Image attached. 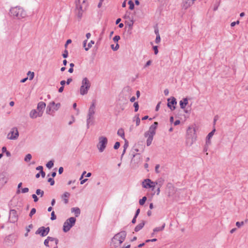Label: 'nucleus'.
Masks as SVG:
<instances>
[{
	"label": "nucleus",
	"mask_w": 248,
	"mask_h": 248,
	"mask_svg": "<svg viewBox=\"0 0 248 248\" xmlns=\"http://www.w3.org/2000/svg\"><path fill=\"white\" fill-rule=\"evenodd\" d=\"M180 124V120H178L174 122V125H177L179 124Z\"/></svg>",
	"instance_id": "774afa93"
},
{
	"label": "nucleus",
	"mask_w": 248,
	"mask_h": 248,
	"mask_svg": "<svg viewBox=\"0 0 248 248\" xmlns=\"http://www.w3.org/2000/svg\"><path fill=\"white\" fill-rule=\"evenodd\" d=\"M76 6H81L83 8H86L87 7V0H78L76 3Z\"/></svg>",
	"instance_id": "a211bd4d"
},
{
	"label": "nucleus",
	"mask_w": 248,
	"mask_h": 248,
	"mask_svg": "<svg viewBox=\"0 0 248 248\" xmlns=\"http://www.w3.org/2000/svg\"><path fill=\"white\" fill-rule=\"evenodd\" d=\"M50 219L52 220H55L56 219V215H55V213H54V212L53 211L51 214V218Z\"/></svg>",
	"instance_id": "79ce46f5"
},
{
	"label": "nucleus",
	"mask_w": 248,
	"mask_h": 248,
	"mask_svg": "<svg viewBox=\"0 0 248 248\" xmlns=\"http://www.w3.org/2000/svg\"><path fill=\"white\" fill-rule=\"evenodd\" d=\"M165 226V224L164 223L163 225L161 227L155 228L153 230L154 232H158L162 231L164 229Z\"/></svg>",
	"instance_id": "a878e982"
},
{
	"label": "nucleus",
	"mask_w": 248,
	"mask_h": 248,
	"mask_svg": "<svg viewBox=\"0 0 248 248\" xmlns=\"http://www.w3.org/2000/svg\"><path fill=\"white\" fill-rule=\"evenodd\" d=\"M22 185V183L21 182L18 184V186H17L18 189L17 190V191H16L17 194H19L20 192V190L19 189L21 187Z\"/></svg>",
	"instance_id": "49530a36"
},
{
	"label": "nucleus",
	"mask_w": 248,
	"mask_h": 248,
	"mask_svg": "<svg viewBox=\"0 0 248 248\" xmlns=\"http://www.w3.org/2000/svg\"><path fill=\"white\" fill-rule=\"evenodd\" d=\"M168 107L171 110H173L175 108V105L177 104L176 99L174 97H172L171 98H169L168 99Z\"/></svg>",
	"instance_id": "f8f14e48"
},
{
	"label": "nucleus",
	"mask_w": 248,
	"mask_h": 248,
	"mask_svg": "<svg viewBox=\"0 0 248 248\" xmlns=\"http://www.w3.org/2000/svg\"><path fill=\"white\" fill-rule=\"evenodd\" d=\"M36 193L37 195H40L41 197H43L44 195V191H43L40 189H37L36 190Z\"/></svg>",
	"instance_id": "473e14b6"
},
{
	"label": "nucleus",
	"mask_w": 248,
	"mask_h": 248,
	"mask_svg": "<svg viewBox=\"0 0 248 248\" xmlns=\"http://www.w3.org/2000/svg\"><path fill=\"white\" fill-rule=\"evenodd\" d=\"M76 219L74 217L68 218L64 223L63 231L64 232H68L70 229L75 225Z\"/></svg>",
	"instance_id": "0eeeda50"
},
{
	"label": "nucleus",
	"mask_w": 248,
	"mask_h": 248,
	"mask_svg": "<svg viewBox=\"0 0 248 248\" xmlns=\"http://www.w3.org/2000/svg\"><path fill=\"white\" fill-rule=\"evenodd\" d=\"M42 115V112H37L35 109H32L30 113V116L32 119L36 118L37 117H41Z\"/></svg>",
	"instance_id": "ddd939ff"
},
{
	"label": "nucleus",
	"mask_w": 248,
	"mask_h": 248,
	"mask_svg": "<svg viewBox=\"0 0 248 248\" xmlns=\"http://www.w3.org/2000/svg\"><path fill=\"white\" fill-rule=\"evenodd\" d=\"M47 239L48 240V241H54V240H55V238L48 236L47 237Z\"/></svg>",
	"instance_id": "680f3d73"
},
{
	"label": "nucleus",
	"mask_w": 248,
	"mask_h": 248,
	"mask_svg": "<svg viewBox=\"0 0 248 248\" xmlns=\"http://www.w3.org/2000/svg\"><path fill=\"white\" fill-rule=\"evenodd\" d=\"M31 155L30 154H28L26 155L24 158V161L25 162H29L31 160Z\"/></svg>",
	"instance_id": "7c9ffc66"
},
{
	"label": "nucleus",
	"mask_w": 248,
	"mask_h": 248,
	"mask_svg": "<svg viewBox=\"0 0 248 248\" xmlns=\"http://www.w3.org/2000/svg\"><path fill=\"white\" fill-rule=\"evenodd\" d=\"M108 143V139L106 137L101 136L99 138V142L97 145V147L99 152H103L105 149Z\"/></svg>",
	"instance_id": "6e6552de"
},
{
	"label": "nucleus",
	"mask_w": 248,
	"mask_h": 248,
	"mask_svg": "<svg viewBox=\"0 0 248 248\" xmlns=\"http://www.w3.org/2000/svg\"><path fill=\"white\" fill-rule=\"evenodd\" d=\"M216 131V129L214 128L211 132H210L207 135L206 137V145H209L211 144V142L210 140L211 138L213 137L214 135L215 132Z\"/></svg>",
	"instance_id": "dca6fc26"
},
{
	"label": "nucleus",
	"mask_w": 248,
	"mask_h": 248,
	"mask_svg": "<svg viewBox=\"0 0 248 248\" xmlns=\"http://www.w3.org/2000/svg\"><path fill=\"white\" fill-rule=\"evenodd\" d=\"M36 213V209L35 208H32L30 213V217H31L35 213Z\"/></svg>",
	"instance_id": "a19ab883"
},
{
	"label": "nucleus",
	"mask_w": 248,
	"mask_h": 248,
	"mask_svg": "<svg viewBox=\"0 0 248 248\" xmlns=\"http://www.w3.org/2000/svg\"><path fill=\"white\" fill-rule=\"evenodd\" d=\"M70 196V194L68 192H65L63 195H62L61 198L63 200L65 204H67L68 202V198Z\"/></svg>",
	"instance_id": "412c9836"
},
{
	"label": "nucleus",
	"mask_w": 248,
	"mask_h": 248,
	"mask_svg": "<svg viewBox=\"0 0 248 248\" xmlns=\"http://www.w3.org/2000/svg\"><path fill=\"white\" fill-rule=\"evenodd\" d=\"M95 105L94 103H92V104L91 105L89 110H88V113L87 115V128H88L89 127V124H93V115L95 113Z\"/></svg>",
	"instance_id": "39448f33"
},
{
	"label": "nucleus",
	"mask_w": 248,
	"mask_h": 248,
	"mask_svg": "<svg viewBox=\"0 0 248 248\" xmlns=\"http://www.w3.org/2000/svg\"><path fill=\"white\" fill-rule=\"evenodd\" d=\"M152 63V61L151 60H149L145 64L144 67H147L149 66Z\"/></svg>",
	"instance_id": "13d9d810"
},
{
	"label": "nucleus",
	"mask_w": 248,
	"mask_h": 248,
	"mask_svg": "<svg viewBox=\"0 0 248 248\" xmlns=\"http://www.w3.org/2000/svg\"><path fill=\"white\" fill-rule=\"evenodd\" d=\"M160 41V37L159 34H157V36H156L155 42L156 44H158Z\"/></svg>",
	"instance_id": "8fccbe9b"
},
{
	"label": "nucleus",
	"mask_w": 248,
	"mask_h": 248,
	"mask_svg": "<svg viewBox=\"0 0 248 248\" xmlns=\"http://www.w3.org/2000/svg\"><path fill=\"white\" fill-rule=\"evenodd\" d=\"M244 225V222L243 221H241V222H237L236 223V225L237 227L238 228H240L241 226L243 225Z\"/></svg>",
	"instance_id": "09e8293b"
},
{
	"label": "nucleus",
	"mask_w": 248,
	"mask_h": 248,
	"mask_svg": "<svg viewBox=\"0 0 248 248\" xmlns=\"http://www.w3.org/2000/svg\"><path fill=\"white\" fill-rule=\"evenodd\" d=\"M47 181L50 183L51 186H53L55 183L54 179L52 178H48Z\"/></svg>",
	"instance_id": "ea45409f"
},
{
	"label": "nucleus",
	"mask_w": 248,
	"mask_h": 248,
	"mask_svg": "<svg viewBox=\"0 0 248 248\" xmlns=\"http://www.w3.org/2000/svg\"><path fill=\"white\" fill-rule=\"evenodd\" d=\"M188 104V99L186 98H184L180 101V108L182 109H185Z\"/></svg>",
	"instance_id": "4be33fe9"
},
{
	"label": "nucleus",
	"mask_w": 248,
	"mask_h": 248,
	"mask_svg": "<svg viewBox=\"0 0 248 248\" xmlns=\"http://www.w3.org/2000/svg\"><path fill=\"white\" fill-rule=\"evenodd\" d=\"M18 219L17 212L14 209L11 210L9 213V220L12 223H15Z\"/></svg>",
	"instance_id": "9d476101"
},
{
	"label": "nucleus",
	"mask_w": 248,
	"mask_h": 248,
	"mask_svg": "<svg viewBox=\"0 0 248 248\" xmlns=\"http://www.w3.org/2000/svg\"><path fill=\"white\" fill-rule=\"evenodd\" d=\"M195 0H185L183 2V8L185 9H187L193 4Z\"/></svg>",
	"instance_id": "f3484780"
},
{
	"label": "nucleus",
	"mask_w": 248,
	"mask_h": 248,
	"mask_svg": "<svg viewBox=\"0 0 248 248\" xmlns=\"http://www.w3.org/2000/svg\"><path fill=\"white\" fill-rule=\"evenodd\" d=\"M133 119H133L134 121H136V125L137 126L139 125L140 124V119L139 118V115L137 114L134 117Z\"/></svg>",
	"instance_id": "cd10ccee"
},
{
	"label": "nucleus",
	"mask_w": 248,
	"mask_h": 248,
	"mask_svg": "<svg viewBox=\"0 0 248 248\" xmlns=\"http://www.w3.org/2000/svg\"><path fill=\"white\" fill-rule=\"evenodd\" d=\"M187 133L188 135L191 134L192 133L195 134V130L194 128H191L189 127H188V128L187 130Z\"/></svg>",
	"instance_id": "c85d7f7f"
},
{
	"label": "nucleus",
	"mask_w": 248,
	"mask_h": 248,
	"mask_svg": "<svg viewBox=\"0 0 248 248\" xmlns=\"http://www.w3.org/2000/svg\"><path fill=\"white\" fill-rule=\"evenodd\" d=\"M117 134L123 138L124 137V132L123 129L121 128L118 130Z\"/></svg>",
	"instance_id": "bb28decb"
},
{
	"label": "nucleus",
	"mask_w": 248,
	"mask_h": 248,
	"mask_svg": "<svg viewBox=\"0 0 248 248\" xmlns=\"http://www.w3.org/2000/svg\"><path fill=\"white\" fill-rule=\"evenodd\" d=\"M111 48H112V49H113L114 51H116L118 49V48H119V44L117 43L115 46H114V45H111Z\"/></svg>",
	"instance_id": "e433bc0d"
},
{
	"label": "nucleus",
	"mask_w": 248,
	"mask_h": 248,
	"mask_svg": "<svg viewBox=\"0 0 248 248\" xmlns=\"http://www.w3.org/2000/svg\"><path fill=\"white\" fill-rule=\"evenodd\" d=\"M126 236V232L121 231L114 236L112 239V242L115 244L120 245L124 241Z\"/></svg>",
	"instance_id": "20e7f679"
},
{
	"label": "nucleus",
	"mask_w": 248,
	"mask_h": 248,
	"mask_svg": "<svg viewBox=\"0 0 248 248\" xmlns=\"http://www.w3.org/2000/svg\"><path fill=\"white\" fill-rule=\"evenodd\" d=\"M158 125V123L157 122H154V123L150 126L149 130L145 132L144 137L147 138L146 144L147 146H150L153 140V137L155 134V130Z\"/></svg>",
	"instance_id": "f03ea898"
},
{
	"label": "nucleus",
	"mask_w": 248,
	"mask_h": 248,
	"mask_svg": "<svg viewBox=\"0 0 248 248\" xmlns=\"http://www.w3.org/2000/svg\"><path fill=\"white\" fill-rule=\"evenodd\" d=\"M133 24H134V21L132 19H130V22L127 23V25L131 28H132V27L133 25Z\"/></svg>",
	"instance_id": "603ef678"
},
{
	"label": "nucleus",
	"mask_w": 248,
	"mask_h": 248,
	"mask_svg": "<svg viewBox=\"0 0 248 248\" xmlns=\"http://www.w3.org/2000/svg\"><path fill=\"white\" fill-rule=\"evenodd\" d=\"M85 9L86 8H83L81 6H76L77 16L79 19L81 18L83 13Z\"/></svg>",
	"instance_id": "4468645a"
},
{
	"label": "nucleus",
	"mask_w": 248,
	"mask_h": 248,
	"mask_svg": "<svg viewBox=\"0 0 248 248\" xmlns=\"http://www.w3.org/2000/svg\"><path fill=\"white\" fill-rule=\"evenodd\" d=\"M128 4L129 5V9L131 10H133L134 8V4L133 2L131 0H129L128 2Z\"/></svg>",
	"instance_id": "f704fd0d"
},
{
	"label": "nucleus",
	"mask_w": 248,
	"mask_h": 248,
	"mask_svg": "<svg viewBox=\"0 0 248 248\" xmlns=\"http://www.w3.org/2000/svg\"><path fill=\"white\" fill-rule=\"evenodd\" d=\"M147 198L145 196L143 197L141 199H140L139 201V203L140 205H142L144 204L146 202Z\"/></svg>",
	"instance_id": "c9c22d12"
},
{
	"label": "nucleus",
	"mask_w": 248,
	"mask_h": 248,
	"mask_svg": "<svg viewBox=\"0 0 248 248\" xmlns=\"http://www.w3.org/2000/svg\"><path fill=\"white\" fill-rule=\"evenodd\" d=\"M164 182V180L162 178L158 179L156 180V181L155 182V185H157L158 187H161L163 185Z\"/></svg>",
	"instance_id": "393cba45"
},
{
	"label": "nucleus",
	"mask_w": 248,
	"mask_h": 248,
	"mask_svg": "<svg viewBox=\"0 0 248 248\" xmlns=\"http://www.w3.org/2000/svg\"><path fill=\"white\" fill-rule=\"evenodd\" d=\"M60 107V103L55 104L54 101L51 102L49 103L47 106L46 113L49 115L53 116L54 112L57 110Z\"/></svg>",
	"instance_id": "423d86ee"
},
{
	"label": "nucleus",
	"mask_w": 248,
	"mask_h": 248,
	"mask_svg": "<svg viewBox=\"0 0 248 248\" xmlns=\"http://www.w3.org/2000/svg\"><path fill=\"white\" fill-rule=\"evenodd\" d=\"M133 106H134V107L135 108V111L137 112L139 108L138 102H135L134 103Z\"/></svg>",
	"instance_id": "58836bf2"
},
{
	"label": "nucleus",
	"mask_w": 248,
	"mask_h": 248,
	"mask_svg": "<svg viewBox=\"0 0 248 248\" xmlns=\"http://www.w3.org/2000/svg\"><path fill=\"white\" fill-rule=\"evenodd\" d=\"M120 39V36L119 35H116L113 38V40L114 42H118Z\"/></svg>",
	"instance_id": "c03bdc74"
},
{
	"label": "nucleus",
	"mask_w": 248,
	"mask_h": 248,
	"mask_svg": "<svg viewBox=\"0 0 248 248\" xmlns=\"http://www.w3.org/2000/svg\"><path fill=\"white\" fill-rule=\"evenodd\" d=\"M46 106V104L44 102H40L37 105V109L39 112H42L43 113V110L45 109Z\"/></svg>",
	"instance_id": "aec40b11"
},
{
	"label": "nucleus",
	"mask_w": 248,
	"mask_h": 248,
	"mask_svg": "<svg viewBox=\"0 0 248 248\" xmlns=\"http://www.w3.org/2000/svg\"><path fill=\"white\" fill-rule=\"evenodd\" d=\"M8 178L3 174H0V187L4 186L7 182Z\"/></svg>",
	"instance_id": "6ab92c4d"
},
{
	"label": "nucleus",
	"mask_w": 248,
	"mask_h": 248,
	"mask_svg": "<svg viewBox=\"0 0 248 248\" xmlns=\"http://www.w3.org/2000/svg\"><path fill=\"white\" fill-rule=\"evenodd\" d=\"M239 24V20H237L236 22H232L231 24V27H234L235 25Z\"/></svg>",
	"instance_id": "6e6d98bb"
},
{
	"label": "nucleus",
	"mask_w": 248,
	"mask_h": 248,
	"mask_svg": "<svg viewBox=\"0 0 248 248\" xmlns=\"http://www.w3.org/2000/svg\"><path fill=\"white\" fill-rule=\"evenodd\" d=\"M153 49L154 50L155 54L156 55L158 52L157 46H153Z\"/></svg>",
	"instance_id": "864d4df0"
},
{
	"label": "nucleus",
	"mask_w": 248,
	"mask_h": 248,
	"mask_svg": "<svg viewBox=\"0 0 248 248\" xmlns=\"http://www.w3.org/2000/svg\"><path fill=\"white\" fill-rule=\"evenodd\" d=\"M29 188L28 187H25L21 189V192L23 193H27L29 192Z\"/></svg>",
	"instance_id": "3c124183"
},
{
	"label": "nucleus",
	"mask_w": 248,
	"mask_h": 248,
	"mask_svg": "<svg viewBox=\"0 0 248 248\" xmlns=\"http://www.w3.org/2000/svg\"><path fill=\"white\" fill-rule=\"evenodd\" d=\"M159 167H160L159 165L158 164V165H156L155 167V171L157 173L159 172V171L158 170V169H159Z\"/></svg>",
	"instance_id": "052dcab7"
},
{
	"label": "nucleus",
	"mask_w": 248,
	"mask_h": 248,
	"mask_svg": "<svg viewBox=\"0 0 248 248\" xmlns=\"http://www.w3.org/2000/svg\"><path fill=\"white\" fill-rule=\"evenodd\" d=\"M71 212L74 213L75 216L78 217L80 214V210L78 207H73L71 208Z\"/></svg>",
	"instance_id": "5701e85b"
},
{
	"label": "nucleus",
	"mask_w": 248,
	"mask_h": 248,
	"mask_svg": "<svg viewBox=\"0 0 248 248\" xmlns=\"http://www.w3.org/2000/svg\"><path fill=\"white\" fill-rule=\"evenodd\" d=\"M131 89L129 86H126V87H124L123 89V91L127 92H129L131 91Z\"/></svg>",
	"instance_id": "a18cd8bd"
},
{
	"label": "nucleus",
	"mask_w": 248,
	"mask_h": 248,
	"mask_svg": "<svg viewBox=\"0 0 248 248\" xmlns=\"http://www.w3.org/2000/svg\"><path fill=\"white\" fill-rule=\"evenodd\" d=\"M9 14L11 16L16 19H21L27 16L24 9L19 6L12 7L10 10Z\"/></svg>",
	"instance_id": "f257e3e1"
},
{
	"label": "nucleus",
	"mask_w": 248,
	"mask_h": 248,
	"mask_svg": "<svg viewBox=\"0 0 248 248\" xmlns=\"http://www.w3.org/2000/svg\"><path fill=\"white\" fill-rule=\"evenodd\" d=\"M27 75L29 76V79L31 80L34 77V72L29 71L27 73Z\"/></svg>",
	"instance_id": "c756f323"
},
{
	"label": "nucleus",
	"mask_w": 248,
	"mask_h": 248,
	"mask_svg": "<svg viewBox=\"0 0 248 248\" xmlns=\"http://www.w3.org/2000/svg\"><path fill=\"white\" fill-rule=\"evenodd\" d=\"M91 86V83L87 78H84L81 82V86L79 89L80 94L82 95L86 94Z\"/></svg>",
	"instance_id": "7ed1b4c3"
},
{
	"label": "nucleus",
	"mask_w": 248,
	"mask_h": 248,
	"mask_svg": "<svg viewBox=\"0 0 248 248\" xmlns=\"http://www.w3.org/2000/svg\"><path fill=\"white\" fill-rule=\"evenodd\" d=\"M49 232V228L44 227H41L36 232V234H40L42 236H46Z\"/></svg>",
	"instance_id": "9b49d317"
},
{
	"label": "nucleus",
	"mask_w": 248,
	"mask_h": 248,
	"mask_svg": "<svg viewBox=\"0 0 248 248\" xmlns=\"http://www.w3.org/2000/svg\"><path fill=\"white\" fill-rule=\"evenodd\" d=\"M120 146V143L119 142L117 141L115 142L114 146V149L116 150L118 149Z\"/></svg>",
	"instance_id": "37998d69"
},
{
	"label": "nucleus",
	"mask_w": 248,
	"mask_h": 248,
	"mask_svg": "<svg viewBox=\"0 0 248 248\" xmlns=\"http://www.w3.org/2000/svg\"><path fill=\"white\" fill-rule=\"evenodd\" d=\"M32 227H33V226H32V224H30L28 227H27V228H26L27 232L25 234L26 236L28 235V233L30 231V229H32Z\"/></svg>",
	"instance_id": "4c0bfd02"
},
{
	"label": "nucleus",
	"mask_w": 248,
	"mask_h": 248,
	"mask_svg": "<svg viewBox=\"0 0 248 248\" xmlns=\"http://www.w3.org/2000/svg\"><path fill=\"white\" fill-rule=\"evenodd\" d=\"M128 141L126 140H125V143L124 145V148L125 149V150H126L127 149V148L128 147Z\"/></svg>",
	"instance_id": "4d7b16f0"
},
{
	"label": "nucleus",
	"mask_w": 248,
	"mask_h": 248,
	"mask_svg": "<svg viewBox=\"0 0 248 248\" xmlns=\"http://www.w3.org/2000/svg\"><path fill=\"white\" fill-rule=\"evenodd\" d=\"M94 44V42L93 40H91L88 44V47H85V50L86 51H87L89 50L90 48H91L92 46V45Z\"/></svg>",
	"instance_id": "72a5a7b5"
},
{
	"label": "nucleus",
	"mask_w": 248,
	"mask_h": 248,
	"mask_svg": "<svg viewBox=\"0 0 248 248\" xmlns=\"http://www.w3.org/2000/svg\"><path fill=\"white\" fill-rule=\"evenodd\" d=\"M63 171V169L62 167H61L59 169V173L62 174Z\"/></svg>",
	"instance_id": "0e129e2a"
},
{
	"label": "nucleus",
	"mask_w": 248,
	"mask_h": 248,
	"mask_svg": "<svg viewBox=\"0 0 248 248\" xmlns=\"http://www.w3.org/2000/svg\"><path fill=\"white\" fill-rule=\"evenodd\" d=\"M36 170L41 171L43 170V167L42 166H39L36 168Z\"/></svg>",
	"instance_id": "69168bd1"
},
{
	"label": "nucleus",
	"mask_w": 248,
	"mask_h": 248,
	"mask_svg": "<svg viewBox=\"0 0 248 248\" xmlns=\"http://www.w3.org/2000/svg\"><path fill=\"white\" fill-rule=\"evenodd\" d=\"M150 183L154 184L153 182L152 181L149 179H146L144 180V181L142 183V186L144 188H151V186H150Z\"/></svg>",
	"instance_id": "2eb2a0df"
},
{
	"label": "nucleus",
	"mask_w": 248,
	"mask_h": 248,
	"mask_svg": "<svg viewBox=\"0 0 248 248\" xmlns=\"http://www.w3.org/2000/svg\"><path fill=\"white\" fill-rule=\"evenodd\" d=\"M53 165H54V162H53V161H52V160H50V161H48L47 162V163L46 164V167L48 169H51V168H52Z\"/></svg>",
	"instance_id": "2f4dec72"
},
{
	"label": "nucleus",
	"mask_w": 248,
	"mask_h": 248,
	"mask_svg": "<svg viewBox=\"0 0 248 248\" xmlns=\"http://www.w3.org/2000/svg\"><path fill=\"white\" fill-rule=\"evenodd\" d=\"M40 174H41V176L43 178L45 177V175H46V173L45 172L43 171V170L41 171H40Z\"/></svg>",
	"instance_id": "e2e57ef3"
},
{
	"label": "nucleus",
	"mask_w": 248,
	"mask_h": 248,
	"mask_svg": "<svg viewBox=\"0 0 248 248\" xmlns=\"http://www.w3.org/2000/svg\"><path fill=\"white\" fill-rule=\"evenodd\" d=\"M145 225V221H142L141 222L139 223L137 226H136L135 228V231L137 232L140 230Z\"/></svg>",
	"instance_id": "b1692460"
},
{
	"label": "nucleus",
	"mask_w": 248,
	"mask_h": 248,
	"mask_svg": "<svg viewBox=\"0 0 248 248\" xmlns=\"http://www.w3.org/2000/svg\"><path fill=\"white\" fill-rule=\"evenodd\" d=\"M71 42H72V41H71V39H68V40H67V41H66V43H65V45H64V46H65V47H67V45H68L69 44H70Z\"/></svg>",
	"instance_id": "bf43d9fd"
},
{
	"label": "nucleus",
	"mask_w": 248,
	"mask_h": 248,
	"mask_svg": "<svg viewBox=\"0 0 248 248\" xmlns=\"http://www.w3.org/2000/svg\"><path fill=\"white\" fill-rule=\"evenodd\" d=\"M72 81V79L71 78H69L67 79L66 83L67 85L69 84L70 82Z\"/></svg>",
	"instance_id": "338daca9"
},
{
	"label": "nucleus",
	"mask_w": 248,
	"mask_h": 248,
	"mask_svg": "<svg viewBox=\"0 0 248 248\" xmlns=\"http://www.w3.org/2000/svg\"><path fill=\"white\" fill-rule=\"evenodd\" d=\"M32 197L33 199L34 202H37L38 201V198L35 194L32 195Z\"/></svg>",
	"instance_id": "5fc2aeb1"
},
{
	"label": "nucleus",
	"mask_w": 248,
	"mask_h": 248,
	"mask_svg": "<svg viewBox=\"0 0 248 248\" xmlns=\"http://www.w3.org/2000/svg\"><path fill=\"white\" fill-rule=\"evenodd\" d=\"M19 136V133L16 127H13L7 135V138L11 140H16Z\"/></svg>",
	"instance_id": "1a4fd4ad"
},
{
	"label": "nucleus",
	"mask_w": 248,
	"mask_h": 248,
	"mask_svg": "<svg viewBox=\"0 0 248 248\" xmlns=\"http://www.w3.org/2000/svg\"><path fill=\"white\" fill-rule=\"evenodd\" d=\"M68 52L67 50H65L63 53L62 54V56L64 58H66L68 57Z\"/></svg>",
	"instance_id": "de8ad7c7"
}]
</instances>
